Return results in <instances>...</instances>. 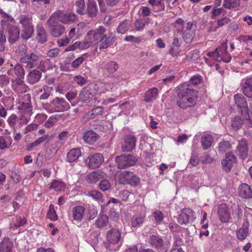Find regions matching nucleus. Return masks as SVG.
Wrapping results in <instances>:
<instances>
[{
    "mask_svg": "<svg viewBox=\"0 0 252 252\" xmlns=\"http://www.w3.org/2000/svg\"><path fill=\"white\" fill-rule=\"evenodd\" d=\"M19 22L21 25V37L26 40L31 38L34 32L32 17L29 14H21Z\"/></svg>",
    "mask_w": 252,
    "mask_h": 252,
    "instance_id": "f257e3e1",
    "label": "nucleus"
},
{
    "mask_svg": "<svg viewBox=\"0 0 252 252\" xmlns=\"http://www.w3.org/2000/svg\"><path fill=\"white\" fill-rule=\"evenodd\" d=\"M61 12L56 11L53 13L47 21L50 33L54 37H59L65 32L64 27L61 24L58 20Z\"/></svg>",
    "mask_w": 252,
    "mask_h": 252,
    "instance_id": "f03ea898",
    "label": "nucleus"
},
{
    "mask_svg": "<svg viewBox=\"0 0 252 252\" xmlns=\"http://www.w3.org/2000/svg\"><path fill=\"white\" fill-rule=\"evenodd\" d=\"M96 94L92 84H90L84 88L79 94L80 99L88 106L94 105L99 102L97 99L94 97Z\"/></svg>",
    "mask_w": 252,
    "mask_h": 252,
    "instance_id": "7ed1b4c3",
    "label": "nucleus"
},
{
    "mask_svg": "<svg viewBox=\"0 0 252 252\" xmlns=\"http://www.w3.org/2000/svg\"><path fill=\"white\" fill-rule=\"evenodd\" d=\"M150 245L158 252H167L170 247L169 241H165L162 237L157 235H152L148 238Z\"/></svg>",
    "mask_w": 252,
    "mask_h": 252,
    "instance_id": "20e7f679",
    "label": "nucleus"
},
{
    "mask_svg": "<svg viewBox=\"0 0 252 252\" xmlns=\"http://www.w3.org/2000/svg\"><path fill=\"white\" fill-rule=\"evenodd\" d=\"M50 108V112H62L70 109V105L63 98L56 97L47 104Z\"/></svg>",
    "mask_w": 252,
    "mask_h": 252,
    "instance_id": "39448f33",
    "label": "nucleus"
},
{
    "mask_svg": "<svg viewBox=\"0 0 252 252\" xmlns=\"http://www.w3.org/2000/svg\"><path fill=\"white\" fill-rule=\"evenodd\" d=\"M197 99V95L190 96L185 95H177V105L182 109H187L194 106Z\"/></svg>",
    "mask_w": 252,
    "mask_h": 252,
    "instance_id": "423d86ee",
    "label": "nucleus"
},
{
    "mask_svg": "<svg viewBox=\"0 0 252 252\" xmlns=\"http://www.w3.org/2000/svg\"><path fill=\"white\" fill-rule=\"evenodd\" d=\"M106 29L103 26H99L94 30L88 32V37L92 41L93 45L97 44L104 37Z\"/></svg>",
    "mask_w": 252,
    "mask_h": 252,
    "instance_id": "0eeeda50",
    "label": "nucleus"
},
{
    "mask_svg": "<svg viewBox=\"0 0 252 252\" xmlns=\"http://www.w3.org/2000/svg\"><path fill=\"white\" fill-rule=\"evenodd\" d=\"M40 57L37 55L32 53L25 55L20 59L21 63H25L26 68H32L35 67L38 65Z\"/></svg>",
    "mask_w": 252,
    "mask_h": 252,
    "instance_id": "6e6552de",
    "label": "nucleus"
},
{
    "mask_svg": "<svg viewBox=\"0 0 252 252\" xmlns=\"http://www.w3.org/2000/svg\"><path fill=\"white\" fill-rule=\"evenodd\" d=\"M196 27L192 22H188L187 24L186 29L182 33L183 38L187 43L190 42L195 35Z\"/></svg>",
    "mask_w": 252,
    "mask_h": 252,
    "instance_id": "1a4fd4ad",
    "label": "nucleus"
},
{
    "mask_svg": "<svg viewBox=\"0 0 252 252\" xmlns=\"http://www.w3.org/2000/svg\"><path fill=\"white\" fill-rule=\"evenodd\" d=\"M189 83H183L179 85L177 89V95H185L190 96L197 95L198 91L191 86Z\"/></svg>",
    "mask_w": 252,
    "mask_h": 252,
    "instance_id": "9d476101",
    "label": "nucleus"
},
{
    "mask_svg": "<svg viewBox=\"0 0 252 252\" xmlns=\"http://www.w3.org/2000/svg\"><path fill=\"white\" fill-rule=\"evenodd\" d=\"M136 138L131 135H126L124 141L122 144V150L123 152H130L135 147Z\"/></svg>",
    "mask_w": 252,
    "mask_h": 252,
    "instance_id": "9b49d317",
    "label": "nucleus"
},
{
    "mask_svg": "<svg viewBox=\"0 0 252 252\" xmlns=\"http://www.w3.org/2000/svg\"><path fill=\"white\" fill-rule=\"evenodd\" d=\"M235 103L238 108L241 109L242 115L248 114V106L246 98L240 94H237L234 96Z\"/></svg>",
    "mask_w": 252,
    "mask_h": 252,
    "instance_id": "f8f14e48",
    "label": "nucleus"
},
{
    "mask_svg": "<svg viewBox=\"0 0 252 252\" xmlns=\"http://www.w3.org/2000/svg\"><path fill=\"white\" fill-rule=\"evenodd\" d=\"M108 241L112 244H117L123 241L121 233L119 230L116 228H111L106 234Z\"/></svg>",
    "mask_w": 252,
    "mask_h": 252,
    "instance_id": "ddd939ff",
    "label": "nucleus"
},
{
    "mask_svg": "<svg viewBox=\"0 0 252 252\" xmlns=\"http://www.w3.org/2000/svg\"><path fill=\"white\" fill-rule=\"evenodd\" d=\"M195 213L189 208L183 209L178 218V222L180 224H187L194 217Z\"/></svg>",
    "mask_w": 252,
    "mask_h": 252,
    "instance_id": "4468645a",
    "label": "nucleus"
},
{
    "mask_svg": "<svg viewBox=\"0 0 252 252\" xmlns=\"http://www.w3.org/2000/svg\"><path fill=\"white\" fill-rule=\"evenodd\" d=\"M243 94L248 98H252V77H247L242 83Z\"/></svg>",
    "mask_w": 252,
    "mask_h": 252,
    "instance_id": "2eb2a0df",
    "label": "nucleus"
},
{
    "mask_svg": "<svg viewBox=\"0 0 252 252\" xmlns=\"http://www.w3.org/2000/svg\"><path fill=\"white\" fill-rule=\"evenodd\" d=\"M8 41L10 43H14L20 38V29L17 26L9 25L7 27Z\"/></svg>",
    "mask_w": 252,
    "mask_h": 252,
    "instance_id": "dca6fc26",
    "label": "nucleus"
},
{
    "mask_svg": "<svg viewBox=\"0 0 252 252\" xmlns=\"http://www.w3.org/2000/svg\"><path fill=\"white\" fill-rule=\"evenodd\" d=\"M118 67L119 65L116 62L111 61L104 63L102 68L107 76H109L114 73L117 70Z\"/></svg>",
    "mask_w": 252,
    "mask_h": 252,
    "instance_id": "f3484780",
    "label": "nucleus"
},
{
    "mask_svg": "<svg viewBox=\"0 0 252 252\" xmlns=\"http://www.w3.org/2000/svg\"><path fill=\"white\" fill-rule=\"evenodd\" d=\"M218 212L221 221L226 222L229 220L230 218V213L226 204H222L219 205Z\"/></svg>",
    "mask_w": 252,
    "mask_h": 252,
    "instance_id": "a211bd4d",
    "label": "nucleus"
},
{
    "mask_svg": "<svg viewBox=\"0 0 252 252\" xmlns=\"http://www.w3.org/2000/svg\"><path fill=\"white\" fill-rule=\"evenodd\" d=\"M86 13L88 17L93 18L96 17L98 12L97 6L94 0H88Z\"/></svg>",
    "mask_w": 252,
    "mask_h": 252,
    "instance_id": "6ab92c4d",
    "label": "nucleus"
},
{
    "mask_svg": "<svg viewBox=\"0 0 252 252\" xmlns=\"http://www.w3.org/2000/svg\"><path fill=\"white\" fill-rule=\"evenodd\" d=\"M96 93H105L113 87V84L107 82H100L97 84L92 83Z\"/></svg>",
    "mask_w": 252,
    "mask_h": 252,
    "instance_id": "aec40b11",
    "label": "nucleus"
},
{
    "mask_svg": "<svg viewBox=\"0 0 252 252\" xmlns=\"http://www.w3.org/2000/svg\"><path fill=\"white\" fill-rule=\"evenodd\" d=\"M42 73L39 70L35 69L30 71L27 77V82L33 85L38 82L41 78Z\"/></svg>",
    "mask_w": 252,
    "mask_h": 252,
    "instance_id": "412c9836",
    "label": "nucleus"
},
{
    "mask_svg": "<svg viewBox=\"0 0 252 252\" xmlns=\"http://www.w3.org/2000/svg\"><path fill=\"white\" fill-rule=\"evenodd\" d=\"M145 220V216L143 214H135L132 216L130 220V225L132 227L137 228L143 224Z\"/></svg>",
    "mask_w": 252,
    "mask_h": 252,
    "instance_id": "4be33fe9",
    "label": "nucleus"
},
{
    "mask_svg": "<svg viewBox=\"0 0 252 252\" xmlns=\"http://www.w3.org/2000/svg\"><path fill=\"white\" fill-rule=\"evenodd\" d=\"M36 40L40 44H43L47 41V34L44 27L41 24L36 26Z\"/></svg>",
    "mask_w": 252,
    "mask_h": 252,
    "instance_id": "5701e85b",
    "label": "nucleus"
},
{
    "mask_svg": "<svg viewBox=\"0 0 252 252\" xmlns=\"http://www.w3.org/2000/svg\"><path fill=\"white\" fill-rule=\"evenodd\" d=\"M54 137V134H52L50 136H49L48 134H45L43 136L38 138L33 142L29 144L27 146V150L30 151L32 148L37 147L38 145L43 143L45 140H47V142H49Z\"/></svg>",
    "mask_w": 252,
    "mask_h": 252,
    "instance_id": "b1692460",
    "label": "nucleus"
},
{
    "mask_svg": "<svg viewBox=\"0 0 252 252\" xmlns=\"http://www.w3.org/2000/svg\"><path fill=\"white\" fill-rule=\"evenodd\" d=\"M85 208L81 205L76 206L72 208V216L74 220L80 222L83 217Z\"/></svg>",
    "mask_w": 252,
    "mask_h": 252,
    "instance_id": "393cba45",
    "label": "nucleus"
},
{
    "mask_svg": "<svg viewBox=\"0 0 252 252\" xmlns=\"http://www.w3.org/2000/svg\"><path fill=\"white\" fill-rule=\"evenodd\" d=\"M31 96L29 94H24L23 100L18 103L17 108L18 110H24L30 108L32 107Z\"/></svg>",
    "mask_w": 252,
    "mask_h": 252,
    "instance_id": "a878e982",
    "label": "nucleus"
},
{
    "mask_svg": "<svg viewBox=\"0 0 252 252\" xmlns=\"http://www.w3.org/2000/svg\"><path fill=\"white\" fill-rule=\"evenodd\" d=\"M98 135L92 130L85 132L83 137L84 141L89 145H93L98 140Z\"/></svg>",
    "mask_w": 252,
    "mask_h": 252,
    "instance_id": "bb28decb",
    "label": "nucleus"
},
{
    "mask_svg": "<svg viewBox=\"0 0 252 252\" xmlns=\"http://www.w3.org/2000/svg\"><path fill=\"white\" fill-rule=\"evenodd\" d=\"M248 153V144L246 140L240 141L237 150L235 151L236 156L241 158H246Z\"/></svg>",
    "mask_w": 252,
    "mask_h": 252,
    "instance_id": "cd10ccee",
    "label": "nucleus"
},
{
    "mask_svg": "<svg viewBox=\"0 0 252 252\" xmlns=\"http://www.w3.org/2000/svg\"><path fill=\"white\" fill-rule=\"evenodd\" d=\"M117 166L120 169L129 167L135 164L134 158H115Z\"/></svg>",
    "mask_w": 252,
    "mask_h": 252,
    "instance_id": "c85d7f7f",
    "label": "nucleus"
},
{
    "mask_svg": "<svg viewBox=\"0 0 252 252\" xmlns=\"http://www.w3.org/2000/svg\"><path fill=\"white\" fill-rule=\"evenodd\" d=\"M115 41V38L114 36L110 35L107 36L105 35L104 37L99 41V49L102 50L107 49L109 46L112 45Z\"/></svg>",
    "mask_w": 252,
    "mask_h": 252,
    "instance_id": "c756f323",
    "label": "nucleus"
},
{
    "mask_svg": "<svg viewBox=\"0 0 252 252\" xmlns=\"http://www.w3.org/2000/svg\"><path fill=\"white\" fill-rule=\"evenodd\" d=\"M158 95V89L153 87L149 89L144 94V100L147 102H153L155 100Z\"/></svg>",
    "mask_w": 252,
    "mask_h": 252,
    "instance_id": "7c9ffc66",
    "label": "nucleus"
},
{
    "mask_svg": "<svg viewBox=\"0 0 252 252\" xmlns=\"http://www.w3.org/2000/svg\"><path fill=\"white\" fill-rule=\"evenodd\" d=\"M131 23V21L130 20H123L119 23L117 28V32L122 34L126 33L130 29Z\"/></svg>",
    "mask_w": 252,
    "mask_h": 252,
    "instance_id": "2f4dec72",
    "label": "nucleus"
},
{
    "mask_svg": "<svg viewBox=\"0 0 252 252\" xmlns=\"http://www.w3.org/2000/svg\"><path fill=\"white\" fill-rule=\"evenodd\" d=\"M57 11L61 12V15L58 17V20L65 24L73 22L76 19V15L73 13L64 14L62 10Z\"/></svg>",
    "mask_w": 252,
    "mask_h": 252,
    "instance_id": "473e14b6",
    "label": "nucleus"
},
{
    "mask_svg": "<svg viewBox=\"0 0 252 252\" xmlns=\"http://www.w3.org/2000/svg\"><path fill=\"white\" fill-rule=\"evenodd\" d=\"M103 108L102 107H96L88 111L85 116L87 120L94 119L97 118L99 116H101L103 113Z\"/></svg>",
    "mask_w": 252,
    "mask_h": 252,
    "instance_id": "72a5a7b5",
    "label": "nucleus"
},
{
    "mask_svg": "<svg viewBox=\"0 0 252 252\" xmlns=\"http://www.w3.org/2000/svg\"><path fill=\"white\" fill-rule=\"evenodd\" d=\"M213 142L214 138L211 134H204L201 137L200 142L204 150H207L210 148Z\"/></svg>",
    "mask_w": 252,
    "mask_h": 252,
    "instance_id": "f704fd0d",
    "label": "nucleus"
},
{
    "mask_svg": "<svg viewBox=\"0 0 252 252\" xmlns=\"http://www.w3.org/2000/svg\"><path fill=\"white\" fill-rule=\"evenodd\" d=\"M109 224L108 217L106 215L100 214L95 220L94 225L96 228H102Z\"/></svg>",
    "mask_w": 252,
    "mask_h": 252,
    "instance_id": "c9c22d12",
    "label": "nucleus"
},
{
    "mask_svg": "<svg viewBox=\"0 0 252 252\" xmlns=\"http://www.w3.org/2000/svg\"><path fill=\"white\" fill-rule=\"evenodd\" d=\"M251 187L247 184H242L239 187V195L244 198H251Z\"/></svg>",
    "mask_w": 252,
    "mask_h": 252,
    "instance_id": "e433bc0d",
    "label": "nucleus"
},
{
    "mask_svg": "<svg viewBox=\"0 0 252 252\" xmlns=\"http://www.w3.org/2000/svg\"><path fill=\"white\" fill-rule=\"evenodd\" d=\"M49 189H54L56 191L61 192L65 189V185L63 182L60 180H53L49 187Z\"/></svg>",
    "mask_w": 252,
    "mask_h": 252,
    "instance_id": "4c0bfd02",
    "label": "nucleus"
},
{
    "mask_svg": "<svg viewBox=\"0 0 252 252\" xmlns=\"http://www.w3.org/2000/svg\"><path fill=\"white\" fill-rule=\"evenodd\" d=\"M248 225V222L246 221L244 223L242 227L237 231V237L239 240H244L248 236L249 233Z\"/></svg>",
    "mask_w": 252,
    "mask_h": 252,
    "instance_id": "58836bf2",
    "label": "nucleus"
},
{
    "mask_svg": "<svg viewBox=\"0 0 252 252\" xmlns=\"http://www.w3.org/2000/svg\"><path fill=\"white\" fill-rule=\"evenodd\" d=\"M130 173L131 172L126 171L121 172L116 177V182L120 184H127Z\"/></svg>",
    "mask_w": 252,
    "mask_h": 252,
    "instance_id": "ea45409f",
    "label": "nucleus"
},
{
    "mask_svg": "<svg viewBox=\"0 0 252 252\" xmlns=\"http://www.w3.org/2000/svg\"><path fill=\"white\" fill-rule=\"evenodd\" d=\"M244 118H242L241 117L236 116L234 117L231 120V126L235 129L237 130L240 128L244 123Z\"/></svg>",
    "mask_w": 252,
    "mask_h": 252,
    "instance_id": "a19ab883",
    "label": "nucleus"
},
{
    "mask_svg": "<svg viewBox=\"0 0 252 252\" xmlns=\"http://www.w3.org/2000/svg\"><path fill=\"white\" fill-rule=\"evenodd\" d=\"M236 158H223L221 161L222 167L226 172H229L232 167L233 163L236 161Z\"/></svg>",
    "mask_w": 252,
    "mask_h": 252,
    "instance_id": "79ce46f5",
    "label": "nucleus"
},
{
    "mask_svg": "<svg viewBox=\"0 0 252 252\" xmlns=\"http://www.w3.org/2000/svg\"><path fill=\"white\" fill-rule=\"evenodd\" d=\"M77 42L78 45V48L80 50H84L86 49H88L90 47L94 45L92 43V41L89 39L87 33L84 40Z\"/></svg>",
    "mask_w": 252,
    "mask_h": 252,
    "instance_id": "37998d69",
    "label": "nucleus"
},
{
    "mask_svg": "<svg viewBox=\"0 0 252 252\" xmlns=\"http://www.w3.org/2000/svg\"><path fill=\"white\" fill-rule=\"evenodd\" d=\"M12 248V243L8 238H4L0 244V252H10Z\"/></svg>",
    "mask_w": 252,
    "mask_h": 252,
    "instance_id": "c03bdc74",
    "label": "nucleus"
},
{
    "mask_svg": "<svg viewBox=\"0 0 252 252\" xmlns=\"http://www.w3.org/2000/svg\"><path fill=\"white\" fill-rule=\"evenodd\" d=\"M231 148V145L229 142L225 140H222L220 142L218 146V151L221 154H224Z\"/></svg>",
    "mask_w": 252,
    "mask_h": 252,
    "instance_id": "a18cd8bd",
    "label": "nucleus"
},
{
    "mask_svg": "<svg viewBox=\"0 0 252 252\" xmlns=\"http://www.w3.org/2000/svg\"><path fill=\"white\" fill-rule=\"evenodd\" d=\"M68 135V132L67 131H63L61 132L59 136V141L55 142L54 146L55 148H60L63 144L65 141V139Z\"/></svg>",
    "mask_w": 252,
    "mask_h": 252,
    "instance_id": "49530a36",
    "label": "nucleus"
},
{
    "mask_svg": "<svg viewBox=\"0 0 252 252\" xmlns=\"http://www.w3.org/2000/svg\"><path fill=\"white\" fill-rule=\"evenodd\" d=\"M102 178L101 173L93 172L88 176L87 180L89 183L94 184L99 181Z\"/></svg>",
    "mask_w": 252,
    "mask_h": 252,
    "instance_id": "de8ad7c7",
    "label": "nucleus"
},
{
    "mask_svg": "<svg viewBox=\"0 0 252 252\" xmlns=\"http://www.w3.org/2000/svg\"><path fill=\"white\" fill-rule=\"evenodd\" d=\"M27 220L25 219V218H22L21 217H16L15 222L13 223V224H11L10 228L12 229L19 228L25 224Z\"/></svg>",
    "mask_w": 252,
    "mask_h": 252,
    "instance_id": "09e8293b",
    "label": "nucleus"
},
{
    "mask_svg": "<svg viewBox=\"0 0 252 252\" xmlns=\"http://www.w3.org/2000/svg\"><path fill=\"white\" fill-rule=\"evenodd\" d=\"M202 81V77L199 75H196L192 76L189 80V81L185 82V83H189V85L191 86L193 88L196 85L200 84Z\"/></svg>",
    "mask_w": 252,
    "mask_h": 252,
    "instance_id": "8fccbe9b",
    "label": "nucleus"
},
{
    "mask_svg": "<svg viewBox=\"0 0 252 252\" xmlns=\"http://www.w3.org/2000/svg\"><path fill=\"white\" fill-rule=\"evenodd\" d=\"M13 70L15 75L17 77H24L25 71L21 64L18 63L16 64L13 67Z\"/></svg>",
    "mask_w": 252,
    "mask_h": 252,
    "instance_id": "3c124183",
    "label": "nucleus"
},
{
    "mask_svg": "<svg viewBox=\"0 0 252 252\" xmlns=\"http://www.w3.org/2000/svg\"><path fill=\"white\" fill-rule=\"evenodd\" d=\"M43 92L40 95V99H46L50 95V94L53 90L52 87H49L47 85L43 86Z\"/></svg>",
    "mask_w": 252,
    "mask_h": 252,
    "instance_id": "603ef678",
    "label": "nucleus"
},
{
    "mask_svg": "<svg viewBox=\"0 0 252 252\" xmlns=\"http://www.w3.org/2000/svg\"><path fill=\"white\" fill-rule=\"evenodd\" d=\"M128 179L127 184H129L132 186H137L140 182V179L132 172L130 173Z\"/></svg>",
    "mask_w": 252,
    "mask_h": 252,
    "instance_id": "864d4df0",
    "label": "nucleus"
},
{
    "mask_svg": "<svg viewBox=\"0 0 252 252\" xmlns=\"http://www.w3.org/2000/svg\"><path fill=\"white\" fill-rule=\"evenodd\" d=\"M47 217L53 221L58 220V216L55 210L54 206L52 204L49 206V210L47 214Z\"/></svg>",
    "mask_w": 252,
    "mask_h": 252,
    "instance_id": "5fc2aeb1",
    "label": "nucleus"
},
{
    "mask_svg": "<svg viewBox=\"0 0 252 252\" xmlns=\"http://www.w3.org/2000/svg\"><path fill=\"white\" fill-rule=\"evenodd\" d=\"M103 161V158H89V166L91 168H95Z\"/></svg>",
    "mask_w": 252,
    "mask_h": 252,
    "instance_id": "6e6d98bb",
    "label": "nucleus"
},
{
    "mask_svg": "<svg viewBox=\"0 0 252 252\" xmlns=\"http://www.w3.org/2000/svg\"><path fill=\"white\" fill-rule=\"evenodd\" d=\"M81 150L79 148L71 149L67 153V158H79L82 156Z\"/></svg>",
    "mask_w": 252,
    "mask_h": 252,
    "instance_id": "4d7b16f0",
    "label": "nucleus"
},
{
    "mask_svg": "<svg viewBox=\"0 0 252 252\" xmlns=\"http://www.w3.org/2000/svg\"><path fill=\"white\" fill-rule=\"evenodd\" d=\"M88 195L91 196L93 198L97 201L103 202L102 200V194L97 190H92L89 192Z\"/></svg>",
    "mask_w": 252,
    "mask_h": 252,
    "instance_id": "13d9d810",
    "label": "nucleus"
},
{
    "mask_svg": "<svg viewBox=\"0 0 252 252\" xmlns=\"http://www.w3.org/2000/svg\"><path fill=\"white\" fill-rule=\"evenodd\" d=\"M76 4L78 8L76 10L77 13L82 15L85 14L84 8L85 6V3L84 0H78L76 1Z\"/></svg>",
    "mask_w": 252,
    "mask_h": 252,
    "instance_id": "bf43d9fd",
    "label": "nucleus"
},
{
    "mask_svg": "<svg viewBox=\"0 0 252 252\" xmlns=\"http://www.w3.org/2000/svg\"><path fill=\"white\" fill-rule=\"evenodd\" d=\"M85 56H87V54H84L74 60L71 63L72 67L77 68L84 61Z\"/></svg>",
    "mask_w": 252,
    "mask_h": 252,
    "instance_id": "052dcab7",
    "label": "nucleus"
},
{
    "mask_svg": "<svg viewBox=\"0 0 252 252\" xmlns=\"http://www.w3.org/2000/svg\"><path fill=\"white\" fill-rule=\"evenodd\" d=\"M148 23L147 19H138L135 21V27L137 31L142 30L145 26L146 23Z\"/></svg>",
    "mask_w": 252,
    "mask_h": 252,
    "instance_id": "680f3d73",
    "label": "nucleus"
},
{
    "mask_svg": "<svg viewBox=\"0 0 252 252\" xmlns=\"http://www.w3.org/2000/svg\"><path fill=\"white\" fill-rule=\"evenodd\" d=\"M153 216L157 224H160L163 220V214L159 211H156L153 212Z\"/></svg>",
    "mask_w": 252,
    "mask_h": 252,
    "instance_id": "e2e57ef3",
    "label": "nucleus"
},
{
    "mask_svg": "<svg viewBox=\"0 0 252 252\" xmlns=\"http://www.w3.org/2000/svg\"><path fill=\"white\" fill-rule=\"evenodd\" d=\"M149 3L153 7L158 6V8L157 10L164 9V4L162 2L161 0H149Z\"/></svg>",
    "mask_w": 252,
    "mask_h": 252,
    "instance_id": "0e129e2a",
    "label": "nucleus"
},
{
    "mask_svg": "<svg viewBox=\"0 0 252 252\" xmlns=\"http://www.w3.org/2000/svg\"><path fill=\"white\" fill-rule=\"evenodd\" d=\"M27 46L26 44H21L18 46L16 53L19 56L27 55Z\"/></svg>",
    "mask_w": 252,
    "mask_h": 252,
    "instance_id": "69168bd1",
    "label": "nucleus"
},
{
    "mask_svg": "<svg viewBox=\"0 0 252 252\" xmlns=\"http://www.w3.org/2000/svg\"><path fill=\"white\" fill-rule=\"evenodd\" d=\"M8 138H5L4 136H0V149L4 150L9 147L10 144H9L7 141Z\"/></svg>",
    "mask_w": 252,
    "mask_h": 252,
    "instance_id": "338daca9",
    "label": "nucleus"
},
{
    "mask_svg": "<svg viewBox=\"0 0 252 252\" xmlns=\"http://www.w3.org/2000/svg\"><path fill=\"white\" fill-rule=\"evenodd\" d=\"M110 184L107 180H103L99 183V188L102 191H106L109 189Z\"/></svg>",
    "mask_w": 252,
    "mask_h": 252,
    "instance_id": "774afa93",
    "label": "nucleus"
}]
</instances>
